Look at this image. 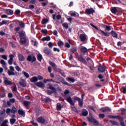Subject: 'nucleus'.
Listing matches in <instances>:
<instances>
[{
    "mask_svg": "<svg viewBox=\"0 0 126 126\" xmlns=\"http://www.w3.org/2000/svg\"><path fill=\"white\" fill-rule=\"evenodd\" d=\"M16 112H17V109H16V108L13 107L11 110V113H12V114H15Z\"/></svg>",
    "mask_w": 126,
    "mask_h": 126,
    "instance_id": "obj_34",
    "label": "nucleus"
},
{
    "mask_svg": "<svg viewBox=\"0 0 126 126\" xmlns=\"http://www.w3.org/2000/svg\"><path fill=\"white\" fill-rule=\"evenodd\" d=\"M88 115V111H87V110L85 109H83L82 110V116H83L84 117H86Z\"/></svg>",
    "mask_w": 126,
    "mask_h": 126,
    "instance_id": "obj_16",
    "label": "nucleus"
},
{
    "mask_svg": "<svg viewBox=\"0 0 126 126\" xmlns=\"http://www.w3.org/2000/svg\"><path fill=\"white\" fill-rule=\"evenodd\" d=\"M98 70L100 72H104V71H105V68L100 66L98 67Z\"/></svg>",
    "mask_w": 126,
    "mask_h": 126,
    "instance_id": "obj_27",
    "label": "nucleus"
},
{
    "mask_svg": "<svg viewBox=\"0 0 126 126\" xmlns=\"http://www.w3.org/2000/svg\"><path fill=\"white\" fill-rule=\"evenodd\" d=\"M20 38L21 39V43L23 45L26 43V38H25V34L23 32H20Z\"/></svg>",
    "mask_w": 126,
    "mask_h": 126,
    "instance_id": "obj_2",
    "label": "nucleus"
},
{
    "mask_svg": "<svg viewBox=\"0 0 126 126\" xmlns=\"http://www.w3.org/2000/svg\"><path fill=\"white\" fill-rule=\"evenodd\" d=\"M31 124H32L33 125V126H38V124L34 122L33 121H31Z\"/></svg>",
    "mask_w": 126,
    "mask_h": 126,
    "instance_id": "obj_56",
    "label": "nucleus"
},
{
    "mask_svg": "<svg viewBox=\"0 0 126 126\" xmlns=\"http://www.w3.org/2000/svg\"><path fill=\"white\" fill-rule=\"evenodd\" d=\"M36 85L38 86V87H40V88H44L45 87V84L42 82H39L36 84Z\"/></svg>",
    "mask_w": 126,
    "mask_h": 126,
    "instance_id": "obj_10",
    "label": "nucleus"
},
{
    "mask_svg": "<svg viewBox=\"0 0 126 126\" xmlns=\"http://www.w3.org/2000/svg\"><path fill=\"white\" fill-rule=\"evenodd\" d=\"M111 10L112 13H116L117 12V8L116 7H112Z\"/></svg>",
    "mask_w": 126,
    "mask_h": 126,
    "instance_id": "obj_28",
    "label": "nucleus"
},
{
    "mask_svg": "<svg viewBox=\"0 0 126 126\" xmlns=\"http://www.w3.org/2000/svg\"><path fill=\"white\" fill-rule=\"evenodd\" d=\"M94 9L92 8L90 9H87L86 10V13H87V14H92V13H94Z\"/></svg>",
    "mask_w": 126,
    "mask_h": 126,
    "instance_id": "obj_9",
    "label": "nucleus"
},
{
    "mask_svg": "<svg viewBox=\"0 0 126 126\" xmlns=\"http://www.w3.org/2000/svg\"><path fill=\"white\" fill-rule=\"evenodd\" d=\"M65 47H66V48H70V45L66 42L65 43Z\"/></svg>",
    "mask_w": 126,
    "mask_h": 126,
    "instance_id": "obj_54",
    "label": "nucleus"
},
{
    "mask_svg": "<svg viewBox=\"0 0 126 126\" xmlns=\"http://www.w3.org/2000/svg\"><path fill=\"white\" fill-rule=\"evenodd\" d=\"M58 45L59 47H62L63 45V42L62 41H59L58 43Z\"/></svg>",
    "mask_w": 126,
    "mask_h": 126,
    "instance_id": "obj_40",
    "label": "nucleus"
},
{
    "mask_svg": "<svg viewBox=\"0 0 126 126\" xmlns=\"http://www.w3.org/2000/svg\"><path fill=\"white\" fill-rule=\"evenodd\" d=\"M105 29L107 31H110L111 30V27L108 26H106Z\"/></svg>",
    "mask_w": 126,
    "mask_h": 126,
    "instance_id": "obj_48",
    "label": "nucleus"
},
{
    "mask_svg": "<svg viewBox=\"0 0 126 126\" xmlns=\"http://www.w3.org/2000/svg\"><path fill=\"white\" fill-rule=\"evenodd\" d=\"M56 18L57 19H58V20H60V19L62 18V16L60 15H58L57 16Z\"/></svg>",
    "mask_w": 126,
    "mask_h": 126,
    "instance_id": "obj_58",
    "label": "nucleus"
},
{
    "mask_svg": "<svg viewBox=\"0 0 126 126\" xmlns=\"http://www.w3.org/2000/svg\"><path fill=\"white\" fill-rule=\"evenodd\" d=\"M15 13H16V14H17V15L20 14V10H16L15 11Z\"/></svg>",
    "mask_w": 126,
    "mask_h": 126,
    "instance_id": "obj_63",
    "label": "nucleus"
},
{
    "mask_svg": "<svg viewBox=\"0 0 126 126\" xmlns=\"http://www.w3.org/2000/svg\"><path fill=\"white\" fill-rule=\"evenodd\" d=\"M15 122H16V120H15L14 118L10 119V123L11 124V125H13Z\"/></svg>",
    "mask_w": 126,
    "mask_h": 126,
    "instance_id": "obj_37",
    "label": "nucleus"
},
{
    "mask_svg": "<svg viewBox=\"0 0 126 126\" xmlns=\"http://www.w3.org/2000/svg\"><path fill=\"white\" fill-rule=\"evenodd\" d=\"M0 63H1V65H2L3 67H4L5 65H6V63H5V61L3 60H1L0 61Z\"/></svg>",
    "mask_w": 126,
    "mask_h": 126,
    "instance_id": "obj_25",
    "label": "nucleus"
},
{
    "mask_svg": "<svg viewBox=\"0 0 126 126\" xmlns=\"http://www.w3.org/2000/svg\"><path fill=\"white\" fill-rule=\"evenodd\" d=\"M122 92H123V93H126V87H122L121 89Z\"/></svg>",
    "mask_w": 126,
    "mask_h": 126,
    "instance_id": "obj_46",
    "label": "nucleus"
},
{
    "mask_svg": "<svg viewBox=\"0 0 126 126\" xmlns=\"http://www.w3.org/2000/svg\"><path fill=\"white\" fill-rule=\"evenodd\" d=\"M7 123H8V121L5 120L1 124V126H8L7 125Z\"/></svg>",
    "mask_w": 126,
    "mask_h": 126,
    "instance_id": "obj_30",
    "label": "nucleus"
},
{
    "mask_svg": "<svg viewBox=\"0 0 126 126\" xmlns=\"http://www.w3.org/2000/svg\"><path fill=\"white\" fill-rule=\"evenodd\" d=\"M110 123H111V124H112V125H118V123H117L115 121H110Z\"/></svg>",
    "mask_w": 126,
    "mask_h": 126,
    "instance_id": "obj_57",
    "label": "nucleus"
},
{
    "mask_svg": "<svg viewBox=\"0 0 126 126\" xmlns=\"http://www.w3.org/2000/svg\"><path fill=\"white\" fill-rule=\"evenodd\" d=\"M42 41H50L51 40V37L50 36L44 37L41 39Z\"/></svg>",
    "mask_w": 126,
    "mask_h": 126,
    "instance_id": "obj_23",
    "label": "nucleus"
},
{
    "mask_svg": "<svg viewBox=\"0 0 126 126\" xmlns=\"http://www.w3.org/2000/svg\"><path fill=\"white\" fill-rule=\"evenodd\" d=\"M111 35L113 37H114V38H117V37H118V34L114 31L111 32Z\"/></svg>",
    "mask_w": 126,
    "mask_h": 126,
    "instance_id": "obj_29",
    "label": "nucleus"
},
{
    "mask_svg": "<svg viewBox=\"0 0 126 126\" xmlns=\"http://www.w3.org/2000/svg\"><path fill=\"white\" fill-rule=\"evenodd\" d=\"M10 112H11V109H10V108L6 109V114H7L8 115H9V114H10Z\"/></svg>",
    "mask_w": 126,
    "mask_h": 126,
    "instance_id": "obj_43",
    "label": "nucleus"
},
{
    "mask_svg": "<svg viewBox=\"0 0 126 126\" xmlns=\"http://www.w3.org/2000/svg\"><path fill=\"white\" fill-rule=\"evenodd\" d=\"M18 59L19 61H20V62H24V61H25V57H24V56H23L21 54H19L18 55Z\"/></svg>",
    "mask_w": 126,
    "mask_h": 126,
    "instance_id": "obj_11",
    "label": "nucleus"
},
{
    "mask_svg": "<svg viewBox=\"0 0 126 126\" xmlns=\"http://www.w3.org/2000/svg\"><path fill=\"white\" fill-rule=\"evenodd\" d=\"M47 87L49 89H51L52 91H56V89H55V88L54 87H53V86H52V85L48 84L47 85Z\"/></svg>",
    "mask_w": 126,
    "mask_h": 126,
    "instance_id": "obj_22",
    "label": "nucleus"
},
{
    "mask_svg": "<svg viewBox=\"0 0 126 126\" xmlns=\"http://www.w3.org/2000/svg\"><path fill=\"white\" fill-rule=\"evenodd\" d=\"M48 46L49 48H53V46H54V44L52 42H49Z\"/></svg>",
    "mask_w": 126,
    "mask_h": 126,
    "instance_id": "obj_49",
    "label": "nucleus"
},
{
    "mask_svg": "<svg viewBox=\"0 0 126 126\" xmlns=\"http://www.w3.org/2000/svg\"><path fill=\"white\" fill-rule=\"evenodd\" d=\"M8 22V21H2L1 23H0V25L1 26L4 24H6Z\"/></svg>",
    "mask_w": 126,
    "mask_h": 126,
    "instance_id": "obj_42",
    "label": "nucleus"
},
{
    "mask_svg": "<svg viewBox=\"0 0 126 126\" xmlns=\"http://www.w3.org/2000/svg\"><path fill=\"white\" fill-rule=\"evenodd\" d=\"M66 100L67 102H68V103H69V104H70V105H71L73 106H74V102H73V101H72L71 97L68 96V97L66 98Z\"/></svg>",
    "mask_w": 126,
    "mask_h": 126,
    "instance_id": "obj_7",
    "label": "nucleus"
},
{
    "mask_svg": "<svg viewBox=\"0 0 126 126\" xmlns=\"http://www.w3.org/2000/svg\"><path fill=\"white\" fill-rule=\"evenodd\" d=\"M78 102H79V106H80V107H82V106H83V100H81V99H80Z\"/></svg>",
    "mask_w": 126,
    "mask_h": 126,
    "instance_id": "obj_39",
    "label": "nucleus"
},
{
    "mask_svg": "<svg viewBox=\"0 0 126 126\" xmlns=\"http://www.w3.org/2000/svg\"><path fill=\"white\" fill-rule=\"evenodd\" d=\"M19 25L21 26V27H24V23L22 22H20L19 23Z\"/></svg>",
    "mask_w": 126,
    "mask_h": 126,
    "instance_id": "obj_51",
    "label": "nucleus"
},
{
    "mask_svg": "<svg viewBox=\"0 0 126 126\" xmlns=\"http://www.w3.org/2000/svg\"><path fill=\"white\" fill-rule=\"evenodd\" d=\"M99 117L100 119H104L105 118V115L100 114L99 115Z\"/></svg>",
    "mask_w": 126,
    "mask_h": 126,
    "instance_id": "obj_53",
    "label": "nucleus"
},
{
    "mask_svg": "<svg viewBox=\"0 0 126 126\" xmlns=\"http://www.w3.org/2000/svg\"><path fill=\"white\" fill-rule=\"evenodd\" d=\"M4 82L6 85H11V81H9L8 79L5 78Z\"/></svg>",
    "mask_w": 126,
    "mask_h": 126,
    "instance_id": "obj_13",
    "label": "nucleus"
},
{
    "mask_svg": "<svg viewBox=\"0 0 126 126\" xmlns=\"http://www.w3.org/2000/svg\"><path fill=\"white\" fill-rule=\"evenodd\" d=\"M88 121H89L94 126H99V122L95 120L94 118H88Z\"/></svg>",
    "mask_w": 126,
    "mask_h": 126,
    "instance_id": "obj_4",
    "label": "nucleus"
},
{
    "mask_svg": "<svg viewBox=\"0 0 126 126\" xmlns=\"http://www.w3.org/2000/svg\"><path fill=\"white\" fill-rule=\"evenodd\" d=\"M28 62H32V63H34L36 61V57L33 55H30L27 58Z\"/></svg>",
    "mask_w": 126,
    "mask_h": 126,
    "instance_id": "obj_5",
    "label": "nucleus"
},
{
    "mask_svg": "<svg viewBox=\"0 0 126 126\" xmlns=\"http://www.w3.org/2000/svg\"><path fill=\"white\" fill-rule=\"evenodd\" d=\"M37 121L38 123H40L41 124H43L45 122V119L44 118H43V117H39V118L37 119Z\"/></svg>",
    "mask_w": 126,
    "mask_h": 126,
    "instance_id": "obj_15",
    "label": "nucleus"
},
{
    "mask_svg": "<svg viewBox=\"0 0 126 126\" xmlns=\"http://www.w3.org/2000/svg\"><path fill=\"white\" fill-rule=\"evenodd\" d=\"M18 113L21 116H25V111H24L23 109H19L18 110Z\"/></svg>",
    "mask_w": 126,
    "mask_h": 126,
    "instance_id": "obj_17",
    "label": "nucleus"
},
{
    "mask_svg": "<svg viewBox=\"0 0 126 126\" xmlns=\"http://www.w3.org/2000/svg\"><path fill=\"white\" fill-rule=\"evenodd\" d=\"M41 32H42V33H43L44 34H47L48 33V30H42Z\"/></svg>",
    "mask_w": 126,
    "mask_h": 126,
    "instance_id": "obj_50",
    "label": "nucleus"
},
{
    "mask_svg": "<svg viewBox=\"0 0 126 126\" xmlns=\"http://www.w3.org/2000/svg\"><path fill=\"white\" fill-rule=\"evenodd\" d=\"M63 27L65 28V29H68V24L66 23H64L63 24Z\"/></svg>",
    "mask_w": 126,
    "mask_h": 126,
    "instance_id": "obj_38",
    "label": "nucleus"
},
{
    "mask_svg": "<svg viewBox=\"0 0 126 126\" xmlns=\"http://www.w3.org/2000/svg\"><path fill=\"white\" fill-rule=\"evenodd\" d=\"M6 13L8 15H12L13 14V11L11 9H7L6 10Z\"/></svg>",
    "mask_w": 126,
    "mask_h": 126,
    "instance_id": "obj_18",
    "label": "nucleus"
},
{
    "mask_svg": "<svg viewBox=\"0 0 126 126\" xmlns=\"http://www.w3.org/2000/svg\"><path fill=\"white\" fill-rule=\"evenodd\" d=\"M4 49L2 48H0V53H4Z\"/></svg>",
    "mask_w": 126,
    "mask_h": 126,
    "instance_id": "obj_64",
    "label": "nucleus"
},
{
    "mask_svg": "<svg viewBox=\"0 0 126 126\" xmlns=\"http://www.w3.org/2000/svg\"><path fill=\"white\" fill-rule=\"evenodd\" d=\"M102 112H111V109L109 107H104L102 109Z\"/></svg>",
    "mask_w": 126,
    "mask_h": 126,
    "instance_id": "obj_19",
    "label": "nucleus"
},
{
    "mask_svg": "<svg viewBox=\"0 0 126 126\" xmlns=\"http://www.w3.org/2000/svg\"><path fill=\"white\" fill-rule=\"evenodd\" d=\"M78 60L80 62H83V63H86L85 59H84V58H83V57H82V56H81L78 57Z\"/></svg>",
    "mask_w": 126,
    "mask_h": 126,
    "instance_id": "obj_20",
    "label": "nucleus"
},
{
    "mask_svg": "<svg viewBox=\"0 0 126 126\" xmlns=\"http://www.w3.org/2000/svg\"><path fill=\"white\" fill-rule=\"evenodd\" d=\"M62 108H63V106H62V104H61V103H57V105L56 107L57 111H61Z\"/></svg>",
    "mask_w": 126,
    "mask_h": 126,
    "instance_id": "obj_21",
    "label": "nucleus"
},
{
    "mask_svg": "<svg viewBox=\"0 0 126 126\" xmlns=\"http://www.w3.org/2000/svg\"><path fill=\"white\" fill-rule=\"evenodd\" d=\"M19 84L22 87H26V81L23 79H21L19 81Z\"/></svg>",
    "mask_w": 126,
    "mask_h": 126,
    "instance_id": "obj_6",
    "label": "nucleus"
},
{
    "mask_svg": "<svg viewBox=\"0 0 126 126\" xmlns=\"http://www.w3.org/2000/svg\"><path fill=\"white\" fill-rule=\"evenodd\" d=\"M50 65H52L53 67H56V64L54 62H50Z\"/></svg>",
    "mask_w": 126,
    "mask_h": 126,
    "instance_id": "obj_47",
    "label": "nucleus"
},
{
    "mask_svg": "<svg viewBox=\"0 0 126 126\" xmlns=\"http://www.w3.org/2000/svg\"><path fill=\"white\" fill-rule=\"evenodd\" d=\"M0 35L1 36H3L4 35H5V33H4V32H3V31H1L0 32Z\"/></svg>",
    "mask_w": 126,
    "mask_h": 126,
    "instance_id": "obj_59",
    "label": "nucleus"
},
{
    "mask_svg": "<svg viewBox=\"0 0 126 126\" xmlns=\"http://www.w3.org/2000/svg\"><path fill=\"white\" fill-rule=\"evenodd\" d=\"M53 50L54 51V52H58V53H60V49H58L57 48H53Z\"/></svg>",
    "mask_w": 126,
    "mask_h": 126,
    "instance_id": "obj_52",
    "label": "nucleus"
},
{
    "mask_svg": "<svg viewBox=\"0 0 126 126\" xmlns=\"http://www.w3.org/2000/svg\"><path fill=\"white\" fill-rule=\"evenodd\" d=\"M10 70V71H14V67L12 66H10V67H9Z\"/></svg>",
    "mask_w": 126,
    "mask_h": 126,
    "instance_id": "obj_61",
    "label": "nucleus"
},
{
    "mask_svg": "<svg viewBox=\"0 0 126 126\" xmlns=\"http://www.w3.org/2000/svg\"><path fill=\"white\" fill-rule=\"evenodd\" d=\"M48 19H43L41 22L42 24H46V23H48Z\"/></svg>",
    "mask_w": 126,
    "mask_h": 126,
    "instance_id": "obj_33",
    "label": "nucleus"
},
{
    "mask_svg": "<svg viewBox=\"0 0 126 126\" xmlns=\"http://www.w3.org/2000/svg\"><path fill=\"white\" fill-rule=\"evenodd\" d=\"M81 51L82 52V53H87L88 50H87V48L83 47L81 48Z\"/></svg>",
    "mask_w": 126,
    "mask_h": 126,
    "instance_id": "obj_26",
    "label": "nucleus"
},
{
    "mask_svg": "<svg viewBox=\"0 0 126 126\" xmlns=\"http://www.w3.org/2000/svg\"><path fill=\"white\" fill-rule=\"evenodd\" d=\"M30 81L31 82L35 83V82H37V81H38V77L36 76H33L30 79Z\"/></svg>",
    "mask_w": 126,
    "mask_h": 126,
    "instance_id": "obj_12",
    "label": "nucleus"
},
{
    "mask_svg": "<svg viewBox=\"0 0 126 126\" xmlns=\"http://www.w3.org/2000/svg\"><path fill=\"white\" fill-rule=\"evenodd\" d=\"M68 80H69V81H71V82H74V79L73 78H68Z\"/></svg>",
    "mask_w": 126,
    "mask_h": 126,
    "instance_id": "obj_60",
    "label": "nucleus"
},
{
    "mask_svg": "<svg viewBox=\"0 0 126 126\" xmlns=\"http://www.w3.org/2000/svg\"><path fill=\"white\" fill-rule=\"evenodd\" d=\"M54 92H56V91H50V90H47V93L48 94V95H51V94H53Z\"/></svg>",
    "mask_w": 126,
    "mask_h": 126,
    "instance_id": "obj_36",
    "label": "nucleus"
},
{
    "mask_svg": "<svg viewBox=\"0 0 126 126\" xmlns=\"http://www.w3.org/2000/svg\"><path fill=\"white\" fill-rule=\"evenodd\" d=\"M80 38L82 42H84V41H85L86 39H87L86 34H81L80 35Z\"/></svg>",
    "mask_w": 126,
    "mask_h": 126,
    "instance_id": "obj_8",
    "label": "nucleus"
},
{
    "mask_svg": "<svg viewBox=\"0 0 126 126\" xmlns=\"http://www.w3.org/2000/svg\"><path fill=\"white\" fill-rule=\"evenodd\" d=\"M90 25L92 26V27L96 29V30H98L99 34H100V35H104V36H106V37H109L110 36V33L108 32H105L103 31H102L101 30H99L97 27L95 26L93 24H90Z\"/></svg>",
    "mask_w": 126,
    "mask_h": 126,
    "instance_id": "obj_1",
    "label": "nucleus"
},
{
    "mask_svg": "<svg viewBox=\"0 0 126 126\" xmlns=\"http://www.w3.org/2000/svg\"><path fill=\"white\" fill-rule=\"evenodd\" d=\"M43 52L44 54H46V55H50V54H51V50L47 47L44 48Z\"/></svg>",
    "mask_w": 126,
    "mask_h": 126,
    "instance_id": "obj_14",
    "label": "nucleus"
},
{
    "mask_svg": "<svg viewBox=\"0 0 126 126\" xmlns=\"http://www.w3.org/2000/svg\"><path fill=\"white\" fill-rule=\"evenodd\" d=\"M42 59H43V57H42V55L41 54H38L37 55V60L39 62H41V61H42Z\"/></svg>",
    "mask_w": 126,
    "mask_h": 126,
    "instance_id": "obj_35",
    "label": "nucleus"
},
{
    "mask_svg": "<svg viewBox=\"0 0 126 126\" xmlns=\"http://www.w3.org/2000/svg\"><path fill=\"white\" fill-rule=\"evenodd\" d=\"M1 58L5 60V61H7V56L5 55H3L1 56Z\"/></svg>",
    "mask_w": 126,
    "mask_h": 126,
    "instance_id": "obj_45",
    "label": "nucleus"
},
{
    "mask_svg": "<svg viewBox=\"0 0 126 126\" xmlns=\"http://www.w3.org/2000/svg\"><path fill=\"white\" fill-rule=\"evenodd\" d=\"M8 74L9 76L15 75V73H14V71H10V70H8Z\"/></svg>",
    "mask_w": 126,
    "mask_h": 126,
    "instance_id": "obj_24",
    "label": "nucleus"
},
{
    "mask_svg": "<svg viewBox=\"0 0 126 126\" xmlns=\"http://www.w3.org/2000/svg\"><path fill=\"white\" fill-rule=\"evenodd\" d=\"M24 105L25 107H28L30 105V102L25 100L24 101Z\"/></svg>",
    "mask_w": 126,
    "mask_h": 126,
    "instance_id": "obj_31",
    "label": "nucleus"
},
{
    "mask_svg": "<svg viewBox=\"0 0 126 126\" xmlns=\"http://www.w3.org/2000/svg\"><path fill=\"white\" fill-rule=\"evenodd\" d=\"M0 95L1 98H4V97H5L6 96L5 93H4L2 94H0Z\"/></svg>",
    "mask_w": 126,
    "mask_h": 126,
    "instance_id": "obj_62",
    "label": "nucleus"
},
{
    "mask_svg": "<svg viewBox=\"0 0 126 126\" xmlns=\"http://www.w3.org/2000/svg\"><path fill=\"white\" fill-rule=\"evenodd\" d=\"M75 52H76V48H75V47L72 49L70 51V53H71V54H74V53H75Z\"/></svg>",
    "mask_w": 126,
    "mask_h": 126,
    "instance_id": "obj_41",
    "label": "nucleus"
},
{
    "mask_svg": "<svg viewBox=\"0 0 126 126\" xmlns=\"http://www.w3.org/2000/svg\"><path fill=\"white\" fill-rule=\"evenodd\" d=\"M23 74L24 75V76H25V77H26V78H29V74H28V73L24 71H23Z\"/></svg>",
    "mask_w": 126,
    "mask_h": 126,
    "instance_id": "obj_32",
    "label": "nucleus"
},
{
    "mask_svg": "<svg viewBox=\"0 0 126 126\" xmlns=\"http://www.w3.org/2000/svg\"><path fill=\"white\" fill-rule=\"evenodd\" d=\"M9 57L10 59H9L8 63L10 65H11V64H12V63H13V59L16 57V53L14 52L13 54H10Z\"/></svg>",
    "mask_w": 126,
    "mask_h": 126,
    "instance_id": "obj_3",
    "label": "nucleus"
},
{
    "mask_svg": "<svg viewBox=\"0 0 126 126\" xmlns=\"http://www.w3.org/2000/svg\"><path fill=\"white\" fill-rule=\"evenodd\" d=\"M70 15L72 17L76 16V13L75 12H71L70 13Z\"/></svg>",
    "mask_w": 126,
    "mask_h": 126,
    "instance_id": "obj_55",
    "label": "nucleus"
},
{
    "mask_svg": "<svg viewBox=\"0 0 126 126\" xmlns=\"http://www.w3.org/2000/svg\"><path fill=\"white\" fill-rule=\"evenodd\" d=\"M15 68L17 71H21V68H20V67H19V66H16Z\"/></svg>",
    "mask_w": 126,
    "mask_h": 126,
    "instance_id": "obj_44",
    "label": "nucleus"
}]
</instances>
